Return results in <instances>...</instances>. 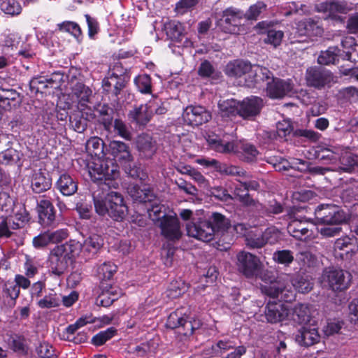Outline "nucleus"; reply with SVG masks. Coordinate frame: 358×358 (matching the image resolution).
Listing matches in <instances>:
<instances>
[{"label":"nucleus","mask_w":358,"mask_h":358,"mask_svg":"<svg viewBox=\"0 0 358 358\" xmlns=\"http://www.w3.org/2000/svg\"><path fill=\"white\" fill-rule=\"evenodd\" d=\"M89 175L94 181L101 182V185L117 188L118 183L115 181L120 176L117 165L110 159L93 157L87 164Z\"/></svg>","instance_id":"obj_1"},{"label":"nucleus","mask_w":358,"mask_h":358,"mask_svg":"<svg viewBox=\"0 0 358 358\" xmlns=\"http://www.w3.org/2000/svg\"><path fill=\"white\" fill-rule=\"evenodd\" d=\"M94 204L96 212L100 215H108L115 220H122L126 215L127 207L124 204L123 197L117 192L111 191L104 199L99 198L94 194Z\"/></svg>","instance_id":"obj_2"},{"label":"nucleus","mask_w":358,"mask_h":358,"mask_svg":"<svg viewBox=\"0 0 358 358\" xmlns=\"http://www.w3.org/2000/svg\"><path fill=\"white\" fill-rule=\"evenodd\" d=\"M351 281L352 275L350 272L334 267L324 268L320 278L322 286L335 292L348 289Z\"/></svg>","instance_id":"obj_3"},{"label":"nucleus","mask_w":358,"mask_h":358,"mask_svg":"<svg viewBox=\"0 0 358 358\" xmlns=\"http://www.w3.org/2000/svg\"><path fill=\"white\" fill-rule=\"evenodd\" d=\"M108 146L109 153L121 164L125 172L132 178H138L139 169L134 166L129 146L120 141H112Z\"/></svg>","instance_id":"obj_4"},{"label":"nucleus","mask_w":358,"mask_h":358,"mask_svg":"<svg viewBox=\"0 0 358 358\" xmlns=\"http://www.w3.org/2000/svg\"><path fill=\"white\" fill-rule=\"evenodd\" d=\"M318 224L324 225H339L346 220L343 210L334 204H321L315 210Z\"/></svg>","instance_id":"obj_5"},{"label":"nucleus","mask_w":358,"mask_h":358,"mask_svg":"<svg viewBox=\"0 0 358 358\" xmlns=\"http://www.w3.org/2000/svg\"><path fill=\"white\" fill-rule=\"evenodd\" d=\"M289 278H278L270 284L262 287V292L273 298L279 299L286 302L294 300L295 295L289 285Z\"/></svg>","instance_id":"obj_6"},{"label":"nucleus","mask_w":358,"mask_h":358,"mask_svg":"<svg viewBox=\"0 0 358 358\" xmlns=\"http://www.w3.org/2000/svg\"><path fill=\"white\" fill-rule=\"evenodd\" d=\"M315 224L306 218L293 217L287 225L288 233L300 241L311 240L316 237Z\"/></svg>","instance_id":"obj_7"},{"label":"nucleus","mask_w":358,"mask_h":358,"mask_svg":"<svg viewBox=\"0 0 358 358\" xmlns=\"http://www.w3.org/2000/svg\"><path fill=\"white\" fill-rule=\"evenodd\" d=\"M236 259L238 271L247 278L255 276L262 268V264L259 258L249 252L240 251L236 255Z\"/></svg>","instance_id":"obj_8"},{"label":"nucleus","mask_w":358,"mask_h":358,"mask_svg":"<svg viewBox=\"0 0 358 358\" xmlns=\"http://www.w3.org/2000/svg\"><path fill=\"white\" fill-rule=\"evenodd\" d=\"M206 138L208 145L216 152L226 154L238 152V145L236 144L233 134H224L220 136L211 134Z\"/></svg>","instance_id":"obj_9"},{"label":"nucleus","mask_w":358,"mask_h":358,"mask_svg":"<svg viewBox=\"0 0 358 358\" xmlns=\"http://www.w3.org/2000/svg\"><path fill=\"white\" fill-rule=\"evenodd\" d=\"M187 232L189 236L204 242H209L213 239L215 228L210 221L199 220L187 224Z\"/></svg>","instance_id":"obj_10"},{"label":"nucleus","mask_w":358,"mask_h":358,"mask_svg":"<svg viewBox=\"0 0 358 358\" xmlns=\"http://www.w3.org/2000/svg\"><path fill=\"white\" fill-rule=\"evenodd\" d=\"M71 263H72V261L66 256L64 250H62V248L56 246L50 251L48 264L49 271L52 275L56 276L62 275Z\"/></svg>","instance_id":"obj_11"},{"label":"nucleus","mask_w":358,"mask_h":358,"mask_svg":"<svg viewBox=\"0 0 358 358\" xmlns=\"http://www.w3.org/2000/svg\"><path fill=\"white\" fill-rule=\"evenodd\" d=\"M157 225L162 235L170 241L178 240L182 236L180 222L176 215H163Z\"/></svg>","instance_id":"obj_12"},{"label":"nucleus","mask_w":358,"mask_h":358,"mask_svg":"<svg viewBox=\"0 0 358 358\" xmlns=\"http://www.w3.org/2000/svg\"><path fill=\"white\" fill-rule=\"evenodd\" d=\"M306 79L308 85L317 89L330 86L331 83L334 82V76L330 71L315 67L307 69Z\"/></svg>","instance_id":"obj_13"},{"label":"nucleus","mask_w":358,"mask_h":358,"mask_svg":"<svg viewBox=\"0 0 358 358\" xmlns=\"http://www.w3.org/2000/svg\"><path fill=\"white\" fill-rule=\"evenodd\" d=\"M211 113L201 106H189L182 113L184 121L189 125L199 126L211 119Z\"/></svg>","instance_id":"obj_14"},{"label":"nucleus","mask_w":358,"mask_h":358,"mask_svg":"<svg viewBox=\"0 0 358 358\" xmlns=\"http://www.w3.org/2000/svg\"><path fill=\"white\" fill-rule=\"evenodd\" d=\"M320 335L318 332L317 322H310L309 324L301 327L296 335V341L301 346L308 347L320 341Z\"/></svg>","instance_id":"obj_15"},{"label":"nucleus","mask_w":358,"mask_h":358,"mask_svg":"<svg viewBox=\"0 0 358 358\" xmlns=\"http://www.w3.org/2000/svg\"><path fill=\"white\" fill-rule=\"evenodd\" d=\"M263 106V100L258 96L245 98L239 102L238 115L245 119L252 118L259 114Z\"/></svg>","instance_id":"obj_16"},{"label":"nucleus","mask_w":358,"mask_h":358,"mask_svg":"<svg viewBox=\"0 0 358 358\" xmlns=\"http://www.w3.org/2000/svg\"><path fill=\"white\" fill-rule=\"evenodd\" d=\"M54 199L49 194L40 197L37 208L41 222L45 225H51L55 220V211L52 205Z\"/></svg>","instance_id":"obj_17"},{"label":"nucleus","mask_w":358,"mask_h":358,"mask_svg":"<svg viewBox=\"0 0 358 358\" xmlns=\"http://www.w3.org/2000/svg\"><path fill=\"white\" fill-rule=\"evenodd\" d=\"M244 17V13L234 7L225 9L222 13V18L220 20V26L224 31L231 32Z\"/></svg>","instance_id":"obj_18"},{"label":"nucleus","mask_w":358,"mask_h":358,"mask_svg":"<svg viewBox=\"0 0 358 358\" xmlns=\"http://www.w3.org/2000/svg\"><path fill=\"white\" fill-rule=\"evenodd\" d=\"M289 315V310L280 302L269 301L265 310V317L268 322L277 323L285 320Z\"/></svg>","instance_id":"obj_19"},{"label":"nucleus","mask_w":358,"mask_h":358,"mask_svg":"<svg viewBox=\"0 0 358 358\" xmlns=\"http://www.w3.org/2000/svg\"><path fill=\"white\" fill-rule=\"evenodd\" d=\"M136 149L139 155L143 158H151L157 149L156 141L148 134H142L137 136Z\"/></svg>","instance_id":"obj_20"},{"label":"nucleus","mask_w":358,"mask_h":358,"mask_svg":"<svg viewBox=\"0 0 358 358\" xmlns=\"http://www.w3.org/2000/svg\"><path fill=\"white\" fill-rule=\"evenodd\" d=\"M267 83L266 91L268 95L273 99L282 98L288 94L292 90V86L289 81L280 79H271Z\"/></svg>","instance_id":"obj_21"},{"label":"nucleus","mask_w":358,"mask_h":358,"mask_svg":"<svg viewBox=\"0 0 358 358\" xmlns=\"http://www.w3.org/2000/svg\"><path fill=\"white\" fill-rule=\"evenodd\" d=\"M127 192L134 201L141 203L152 202L155 198L152 190L147 185L130 184Z\"/></svg>","instance_id":"obj_22"},{"label":"nucleus","mask_w":358,"mask_h":358,"mask_svg":"<svg viewBox=\"0 0 358 358\" xmlns=\"http://www.w3.org/2000/svg\"><path fill=\"white\" fill-rule=\"evenodd\" d=\"M20 102V93L15 89L0 87V108L10 110L18 106Z\"/></svg>","instance_id":"obj_23"},{"label":"nucleus","mask_w":358,"mask_h":358,"mask_svg":"<svg viewBox=\"0 0 358 358\" xmlns=\"http://www.w3.org/2000/svg\"><path fill=\"white\" fill-rule=\"evenodd\" d=\"M296 29L299 36H306L310 38L321 36L324 31L322 27L317 22L310 18L299 22Z\"/></svg>","instance_id":"obj_24"},{"label":"nucleus","mask_w":358,"mask_h":358,"mask_svg":"<svg viewBox=\"0 0 358 358\" xmlns=\"http://www.w3.org/2000/svg\"><path fill=\"white\" fill-rule=\"evenodd\" d=\"M126 83L127 81L124 76L113 73L110 76L103 80L102 87L104 91L111 93L115 96H117L125 87Z\"/></svg>","instance_id":"obj_25"},{"label":"nucleus","mask_w":358,"mask_h":358,"mask_svg":"<svg viewBox=\"0 0 358 358\" xmlns=\"http://www.w3.org/2000/svg\"><path fill=\"white\" fill-rule=\"evenodd\" d=\"M152 110L147 104H141L135 107L128 113L131 122L139 126H145L152 117Z\"/></svg>","instance_id":"obj_26"},{"label":"nucleus","mask_w":358,"mask_h":358,"mask_svg":"<svg viewBox=\"0 0 358 358\" xmlns=\"http://www.w3.org/2000/svg\"><path fill=\"white\" fill-rule=\"evenodd\" d=\"M291 320L301 327L309 324L310 322H317L310 317L308 306L303 304H298L294 306L291 313Z\"/></svg>","instance_id":"obj_27"},{"label":"nucleus","mask_w":358,"mask_h":358,"mask_svg":"<svg viewBox=\"0 0 358 358\" xmlns=\"http://www.w3.org/2000/svg\"><path fill=\"white\" fill-rule=\"evenodd\" d=\"M251 64L243 60H234L229 62L225 68V73L229 76L241 77L250 74Z\"/></svg>","instance_id":"obj_28"},{"label":"nucleus","mask_w":358,"mask_h":358,"mask_svg":"<svg viewBox=\"0 0 358 358\" xmlns=\"http://www.w3.org/2000/svg\"><path fill=\"white\" fill-rule=\"evenodd\" d=\"M88 112H83L82 116L79 114H73L70 116V124L73 129L78 133L83 132L87 127V120H93L96 115H94L90 108Z\"/></svg>","instance_id":"obj_29"},{"label":"nucleus","mask_w":358,"mask_h":358,"mask_svg":"<svg viewBox=\"0 0 358 358\" xmlns=\"http://www.w3.org/2000/svg\"><path fill=\"white\" fill-rule=\"evenodd\" d=\"M272 73L266 67L259 65H252L248 76V79L250 82L248 85L252 84L258 83L260 81L267 80L268 82L272 78Z\"/></svg>","instance_id":"obj_30"},{"label":"nucleus","mask_w":358,"mask_h":358,"mask_svg":"<svg viewBox=\"0 0 358 358\" xmlns=\"http://www.w3.org/2000/svg\"><path fill=\"white\" fill-rule=\"evenodd\" d=\"M52 185L51 179L45 173L38 171L34 173L31 180V187L34 192L40 194L48 190Z\"/></svg>","instance_id":"obj_31"},{"label":"nucleus","mask_w":358,"mask_h":358,"mask_svg":"<svg viewBox=\"0 0 358 358\" xmlns=\"http://www.w3.org/2000/svg\"><path fill=\"white\" fill-rule=\"evenodd\" d=\"M219 114L222 117H230L238 115L239 101L235 99L220 101L218 103Z\"/></svg>","instance_id":"obj_32"},{"label":"nucleus","mask_w":358,"mask_h":358,"mask_svg":"<svg viewBox=\"0 0 358 358\" xmlns=\"http://www.w3.org/2000/svg\"><path fill=\"white\" fill-rule=\"evenodd\" d=\"M57 187L65 196L73 194L78 189L77 182L67 174H63L57 182Z\"/></svg>","instance_id":"obj_33"},{"label":"nucleus","mask_w":358,"mask_h":358,"mask_svg":"<svg viewBox=\"0 0 358 358\" xmlns=\"http://www.w3.org/2000/svg\"><path fill=\"white\" fill-rule=\"evenodd\" d=\"M99 121L106 130L109 131L113 120V109L106 104L99 105L96 110Z\"/></svg>","instance_id":"obj_34"},{"label":"nucleus","mask_w":358,"mask_h":358,"mask_svg":"<svg viewBox=\"0 0 358 358\" xmlns=\"http://www.w3.org/2000/svg\"><path fill=\"white\" fill-rule=\"evenodd\" d=\"M166 36L173 41H179L183 33L182 24L176 20H169L164 24Z\"/></svg>","instance_id":"obj_35"},{"label":"nucleus","mask_w":358,"mask_h":358,"mask_svg":"<svg viewBox=\"0 0 358 358\" xmlns=\"http://www.w3.org/2000/svg\"><path fill=\"white\" fill-rule=\"evenodd\" d=\"M58 248H62L64 253L66 257H69L72 262L77 257L81 251H83V244L76 240H70L64 244L57 245Z\"/></svg>","instance_id":"obj_36"},{"label":"nucleus","mask_w":358,"mask_h":358,"mask_svg":"<svg viewBox=\"0 0 358 358\" xmlns=\"http://www.w3.org/2000/svg\"><path fill=\"white\" fill-rule=\"evenodd\" d=\"M104 143L101 138L97 136L90 138L86 143L87 152L94 157H99L103 155Z\"/></svg>","instance_id":"obj_37"},{"label":"nucleus","mask_w":358,"mask_h":358,"mask_svg":"<svg viewBox=\"0 0 358 358\" xmlns=\"http://www.w3.org/2000/svg\"><path fill=\"white\" fill-rule=\"evenodd\" d=\"M0 9L6 15L17 16L22 13V7L18 0H0Z\"/></svg>","instance_id":"obj_38"},{"label":"nucleus","mask_w":358,"mask_h":358,"mask_svg":"<svg viewBox=\"0 0 358 358\" xmlns=\"http://www.w3.org/2000/svg\"><path fill=\"white\" fill-rule=\"evenodd\" d=\"M103 245V240L98 235H93L87 238L83 244V252L94 255Z\"/></svg>","instance_id":"obj_39"},{"label":"nucleus","mask_w":358,"mask_h":358,"mask_svg":"<svg viewBox=\"0 0 358 358\" xmlns=\"http://www.w3.org/2000/svg\"><path fill=\"white\" fill-rule=\"evenodd\" d=\"M185 317L181 324V327L178 330V333L185 336H191L194 331L198 329L201 326V322L198 319L188 318Z\"/></svg>","instance_id":"obj_40"},{"label":"nucleus","mask_w":358,"mask_h":358,"mask_svg":"<svg viewBox=\"0 0 358 358\" xmlns=\"http://www.w3.org/2000/svg\"><path fill=\"white\" fill-rule=\"evenodd\" d=\"M14 201L6 192H0V217H8L13 211Z\"/></svg>","instance_id":"obj_41"},{"label":"nucleus","mask_w":358,"mask_h":358,"mask_svg":"<svg viewBox=\"0 0 358 358\" xmlns=\"http://www.w3.org/2000/svg\"><path fill=\"white\" fill-rule=\"evenodd\" d=\"M340 50L337 47H330L325 51H322L317 58L319 64L329 65L334 64L339 55Z\"/></svg>","instance_id":"obj_42"},{"label":"nucleus","mask_w":358,"mask_h":358,"mask_svg":"<svg viewBox=\"0 0 358 358\" xmlns=\"http://www.w3.org/2000/svg\"><path fill=\"white\" fill-rule=\"evenodd\" d=\"M117 271V266L112 262H104L97 268V276L101 280H110Z\"/></svg>","instance_id":"obj_43"},{"label":"nucleus","mask_w":358,"mask_h":358,"mask_svg":"<svg viewBox=\"0 0 358 358\" xmlns=\"http://www.w3.org/2000/svg\"><path fill=\"white\" fill-rule=\"evenodd\" d=\"M8 346L15 352H27V348L24 338L17 335H10L6 341Z\"/></svg>","instance_id":"obj_44"},{"label":"nucleus","mask_w":358,"mask_h":358,"mask_svg":"<svg viewBox=\"0 0 358 358\" xmlns=\"http://www.w3.org/2000/svg\"><path fill=\"white\" fill-rule=\"evenodd\" d=\"M236 343L229 338H224L217 341V343L211 346L212 353L220 355V356L227 351L236 347Z\"/></svg>","instance_id":"obj_45"},{"label":"nucleus","mask_w":358,"mask_h":358,"mask_svg":"<svg viewBox=\"0 0 358 358\" xmlns=\"http://www.w3.org/2000/svg\"><path fill=\"white\" fill-rule=\"evenodd\" d=\"M294 288L301 293L310 292L313 288V282L307 278L302 275H297L292 280Z\"/></svg>","instance_id":"obj_46"},{"label":"nucleus","mask_w":358,"mask_h":358,"mask_svg":"<svg viewBox=\"0 0 358 358\" xmlns=\"http://www.w3.org/2000/svg\"><path fill=\"white\" fill-rule=\"evenodd\" d=\"M239 149L241 150L243 159L248 162H252L256 160L259 155V152L255 146L248 143H241Z\"/></svg>","instance_id":"obj_47"},{"label":"nucleus","mask_w":358,"mask_h":358,"mask_svg":"<svg viewBox=\"0 0 358 358\" xmlns=\"http://www.w3.org/2000/svg\"><path fill=\"white\" fill-rule=\"evenodd\" d=\"M20 152L13 148H8L0 153V163L2 164H11L20 159Z\"/></svg>","instance_id":"obj_48"},{"label":"nucleus","mask_w":358,"mask_h":358,"mask_svg":"<svg viewBox=\"0 0 358 358\" xmlns=\"http://www.w3.org/2000/svg\"><path fill=\"white\" fill-rule=\"evenodd\" d=\"M234 194L238 198V200L245 206L255 205V201L250 198L244 182H241L235 187Z\"/></svg>","instance_id":"obj_49"},{"label":"nucleus","mask_w":358,"mask_h":358,"mask_svg":"<svg viewBox=\"0 0 358 358\" xmlns=\"http://www.w3.org/2000/svg\"><path fill=\"white\" fill-rule=\"evenodd\" d=\"M216 171L220 172L221 174L233 176H242L245 173V172L240 167L220 162L217 164Z\"/></svg>","instance_id":"obj_50"},{"label":"nucleus","mask_w":358,"mask_h":358,"mask_svg":"<svg viewBox=\"0 0 358 358\" xmlns=\"http://www.w3.org/2000/svg\"><path fill=\"white\" fill-rule=\"evenodd\" d=\"M114 131L127 141H131L132 138V134L129 127L120 119L117 118L114 120Z\"/></svg>","instance_id":"obj_51"},{"label":"nucleus","mask_w":358,"mask_h":358,"mask_svg":"<svg viewBox=\"0 0 358 358\" xmlns=\"http://www.w3.org/2000/svg\"><path fill=\"white\" fill-rule=\"evenodd\" d=\"M57 26L60 31L69 33L77 38L82 34L80 26L74 22L66 21L59 24Z\"/></svg>","instance_id":"obj_52"},{"label":"nucleus","mask_w":358,"mask_h":358,"mask_svg":"<svg viewBox=\"0 0 358 358\" xmlns=\"http://www.w3.org/2000/svg\"><path fill=\"white\" fill-rule=\"evenodd\" d=\"M150 206L147 207L149 217L157 224L162 220L160 214L162 213L164 206L153 199Z\"/></svg>","instance_id":"obj_53"},{"label":"nucleus","mask_w":358,"mask_h":358,"mask_svg":"<svg viewBox=\"0 0 358 358\" xmlns=\"http://www.w3.org/2000/svg\"><path fill=\"white\" fill-rule=\"evenodd\" d=\"M266 8V5L263 1H257L250 6L244 13V17L250 20H256L259 15Z\"/></svg>","instance_id":"obj_54"},{"label":"nucleus","mask_w":358,"mask_h":358,"mask_svg":"<svg viewBox=\"0 0 358 358\" xmlns=\"http://www.w3.org/2000/svg\"><path fill=\"white\" fill-rule=\"evenodd\" d=\"M61 298L56 294H49L38 301V305L41 308H51L58 307Z\"/></svg>","instance_id":"obj_55"},{"label":"nucleus","mask_w":358,"mask_h":358,"mask_svg":"<svg viewBox=\"0 0 358 358\" xmlns=\"http://www.w3.org/2000/svg\"><path fill=\"white\" fill-rule=\"evenodd\" d=\"M341 169L345 172H351L355 166H358V155L346 154L341 157Z\"/></svg>","instance_id":"obj_56"},{"label":"nucleus","mask_w":358,"mask_h":358,"mask_svg":"<svg viewBox=\"0 0 358 358\" xmlns=\"http://www.w3.org/2000/svg\"><path fill=\"white\" fill-rule=\"evenodd\" d=\"M36 352L41 358H57L53 347L47 342H41L36 348Z\"/></svg>","instance_id":"obj_57"},{"label":"nucleus","mask_w":358,"mask_h":358,"mask_svg":"<svg viewBox=\"0 0 358 358\" xmlns=\"http://www.w3.org/2000/svg\"><path fill=\"white\" fill-rule=\"evenodd\" d=\"M273 259L278 264L289 265L293 262L294 255L289 250H278L273 253Z\"/></svg>","instance_id":"obj_58"},{"label":"nucleus","mask_w":358,"mask_h":358,"mask_svg":"<svg viewBox=\"0 0 358 358\" xmlns=\"http://www.w3.org/2000/svg\"><path fill=\"white\" fill-rule=\"evenodd\" d=\"M334 249L336 250L344 251L346 254H348L350 252H353L355 245L350 237L345 236L336 241Z\"/></svg>","instance_id":"obj_59"},{"label":"nucleus","mask_w":358,"mask_h":358,"mask_svg":"<svg viewBox=\"0 0 358 358\" xmlns=\"http://www.w3.org/2000/svg\"><path fill=\"white\" fill-rule=\"evenodd\" d=\"M210 221L215 228V232L216 230H224L229 226V220L219 213H213L210 217Z\"/></svg>","instance_id":"obj_60"},{"label":"nucleus","mask_w":358,"mask_h":358,"mask_svg":"<svg viewBox=\"0 0 358 358\" xmlns=\"http://www.w3.org/2000/svg\"><path fill=\"white\" fill-rule=\"evenodd\" d=\"M284 36L283 31L280 30L270 29L267 31L266 38L264 39L266 43L271 44L273 47L278 46Z\"/></svg>","instance_id":"obj_61"},{"label":"nucleus","mask_w":358,"mask_h":358,"mask_svg":"<svg viewBox=\"0 0 358 358\" xmlns=\"http://www.w3.org/2000/svg\"><path fill=\"white\" fill-rule=\"evenodd\" d=\"M262 236L265 245L266 243L275 244L280 239V232L277 228L271 227L264 231Z\"/></svg>","instance_id":"obj_62"},{"label":"nucleus","mask_w":358,"mask_h":358,"mask_svg":"<svg viewBox=\"0 0 358 358\" xmlns=\"http://www.w3.org/2000/svg\"><path fill=\"white\" fill-rule=\"evenodd\" d=\"M182 315L180 310L171 313L167 319L166 327L171 329H178V330L185 318Z\"/></svg>","instance_id":"obj_63"},{"label":"nucleus","mask_w":358,"mask_h":358,"mask_svg":"<svg viewBox=\"0 0 358 358\" xmlns=\"http://www.w3.org/2000/svg\"><path fill=\"white\" fill-rule=\"evenodd\" d=\"M116 330L114 328H108L106 331H103L93 336L92 342L94 345L99 346L106 343L108 340L111 338Z\"/></svg>","instance_id":"obj_64"}]
</instances>
